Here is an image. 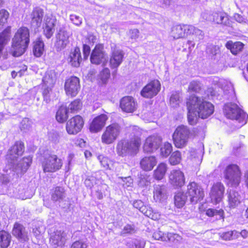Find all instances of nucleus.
<instances>
[{"instance_id": "nucleus-1", "label": "nucleus", "mask_w": 248, "mask_h": 248, "mask_svg": "<svg viewBox=\"0 0 248 248\" xmlns=\"http://www.w3.org/2000/svg\"><path fill=\"white\" fill-rule=\"evenodd\" d=\"M186 105L188 123L192 125L197 123V116L206 119L214 112V106L211 102L195 94L190 95L186 99Z\"/></svg>"}, {"instance_id": "nucleus-2", "label": "nucleus", "mask_w": 248, "mask_h": 248, "mask_svg": "<svg viewBox=\"0 0 248 248\" xmlns=\"http://www.w3.org/2000/svg\"><path fill=\"white\" fill-rule=\"evenodd\" d=\"M30 43L29 29L25 26L19 28L12 40L10 53L14 57H19L27 50Z\"/></svg>"}, {"instance_id": "nucleus-3", "label": "nucleus", "mask_w": 248, "mask_h": 248, "mask_svg": "<svg viewBox=\"0 0 248 248\" xmlns=\"http://www.w3.org/2000/svg\"><path fill=\"white\" fill-rule=\"evenodd\" d=\"M141 144V139L138 136H134L129 140H121L116 145L117 154L122 157L135 155L139 152Z\"/></svg>"}, {"instance_id": "nucleus-4", "label": "nucleus", "mask_w": 248, "mask_h": 248, "mask_svg": "<svg viewBox=\"0 0 248 248\" xmlns=\"http://www.w3.org/2000/svg\"><path fill=\"white\" fill-rule=\"evenodd\" d=\"M223 112L228 119L235 120L242 126L246 124L247 117L245 113L235 103H228L224 106Z\"/></svg>"}, {"instance_id": "nucleus-5", "label": "nucleus", "mask_w": 248, "mask_h": 248, "mask_svg": "<svg viewBox=\"0 0 248 248\" xmlns=\"http://www.w3.org/2000/svg\"><path fill=\"white\" fill-rule=\"evenodd\" d=\"M191 136L190 130L187 126L184 125L178 126L172 136L174 146L179 149L185 147Z\"/></svg>"}, {"instance_id": "nucleus-6", "label": "nucleus", "mask_w": 248, "mask_h": 248, "mask_svg": "<svg viewBox=\"0 0 248 248\" xmlns=\"http://www.w3.org/2000/svg\"><path fill=\"white\" fill-rule=\"evenodd\" d=\"M122 128L120 124L114 122L107 126L101 137L104 144L109 145L114 143L120 136Z\"/></svg>"}, {"instance_id": "nucleus-7", "label": "nucleus", "mask_w": 248, "mask_h": 248, "mask_svg": "<svg viewBox=\"0 0 248 248\" xmlns=\"http://www.w3.org/2000/svg\"><path fill=\"white\" fill-rule=\"evenodd\" d=\"M41 164L44 172L53 173L62 169L63 162L57 155L49 154L44 157Z\"/></svg>"}, {"instance_id": "nucleus-8", "label": "nucleus", "mask_w": 248, "mask_h": 248, "mask_svg": "<svg viewBox=\"0 0 248 248\" xmlns=\"http://www.w3.org/2000/svg\"><path fill=\"white\" fill-rule=\"evenodd\" d=\"M199 31H201L199 29L191 25L179 24L172 27L170 33L174 39H178L195 34Z\"/></svg>"}, {"instance_id": "nucleus-9", "label": "nucleus", "mask_w": 248, "mask_h": 248, "mask_svg": "<svg viewBox=\"0 0 248 248\" xmlns=\"http://www.w3.org/2000/svg\"><path fill=\"white\" fill-rule=\"evenodd\" d=\"M85 124L84 118L76 114L69 119L65 124V130L68 134L76 135L81 132Z\"/></svg>"}, {"instance_id": "nucleus-10", "label": "nucleus", "mask_w": 248, "mask_h": 248, "mask_svg": "<svg viewBox=\"0 0 248 248\" xmlns=\"http://www.w3.org/2000/svg\"><path fill=\"white\" fill-rule=\"evenodd\" d=\"M186 194L190 202L193 204L202 201L204 197L203 189L195 182H190L188 184Z\"/></svg>"}, {"instance_id": "nucleus-11", "label": "nucleus", "mask_w": 248, "mask_h": 248, "mask_svg": "<svg viewBox=\"0 0 248 248\" xmlns=\"http://www.w3.org/2000/svg\"><path fill=\"white\" fill-rule=\"evenodd\" d=\"M161 86V83L158 79L151 80L142 88L140 94L145 98L151 99L159 93Z\"/></svg>"}, {"instance_id": "nucleus-12", "label": "nucleus", "mask_w": 248, "mask_h": 248, "mask_svg": "<svg viewBox=\"0 0 248 248\" xmlns=\"http://www.w3.org/2000/svg\"><path fill=\"white\" fill-rule=\"evenodd\" d=\"M225 187L221 182L214 183L210 187L209 197L211 202L217 204L223 200L224 196Z\"/></svg>"}, {"instance_id": "nucleus-13", "label": "nucleus", "mask_w": 248, "mask_h": 248, "mask_svg": "<svg viewBox=\"0 0 248 248\" xmlns=\"http://www.w3.org/2000/svg\"><path fill=\"white\" fill-rule=\"evenodd\" d=\"M169 184L175 189L182 187L186 184L184 173L180 169L171 170L168 176Z\"/></svg>"}, {"instance_id": "nucleus-14", "label": "nucleus", "mask_w": 248, "mask_h": 248, "mask_svg": "<svg viewBox=\"0 0 248 248\" xmlns=\"http://www.w3.org/2000/svg\"><path fill=\"white\" fill-rule=\"evenodd\" d=\"M25 144L21 140L16 141L8 149L5 155L6 159L12 162L16 160L25 152Z\"/></svg>"}, {"instance_id": "nucleus-15", "label": "nucleus", "mask_w": 248, "mask_h": 248, "mask_svg": "<svg viewBox=\"0 0 248 248\" xmlns=\"http://www.w3.org/2000/svg\"><path fill=\"white\" fill-rule=\"evenodd\" d=\"M64 88L67 95L71 97L76 96L80 88L79 78L74 76L66 78L65 81Z\"/></svg>"}, {"instance_id": "nucleus-16", "label": "nucleus", "mask_w": 248, "mask_h": 248, "mask_svg": "<svg viewBox=\"0 0 248 248\" xmlns=\"http://www.w3.org/2000/svg\"><path fill=\"white\" fill-rule=\"evenodd\" d=\"M108 119L107 115L104 113L95 117L89 123V129L90 131L93 133L100 132L105 126Z\"/></svg>"}, {"instance_id": "nucleus-17", "label": "nucleus", "mask_w": 248, "mask_h": 248, "mask_svg": "<svg viewBox=\"0 0 248 248\" xmlns=\"http://www.w3.org/2000/svg\"><path fill=\"white\" fill-rule=\"evenodd\" d=\"M56 22V18L52 15L45 17L43 25V32L47 39H50L53 35Z\"/></svg>"}, {"instance_id": "nucleus-18", "label": "nucleus", "mask_w": 248, "mask_h": 248, "mask_svg": "<svg viewBox=\"0 0 248 248\" xmlns=\"http://www.w3.org/2000/svg\"><path fill=\"white\" fill-rule=\"evenodd\" d=\"M13 235L22 243L28 242L29 240L28 232L25 227L19 222L14 223L12 231Z\"/></svg>"}, {"instance_id": "nucleus-19", "label": "nucleus", "mask_w": 248, "mask_h": 248, "mask_svg": "<svg viewBox=\"0 0 248 248\" xmlns=\"http://www.w3.org/2000/svg\"><path fill=\"white\" fill-rule=\"evenodd\" d=\"M66 234L64 231H57L49 239L50 244L54 248H62L66 243Z\"/></svg>"}, {"instance_id": "nucleus-20", "label": "nucleus", "mask_w": 248, "mask_h": 248, "mask_svg": "<svg viewBox=\"0 0 248 248\" xmlns=\"http://www.w3.org/2000/svg\"><path fill=\"white\" fill-rule=\"evenodd\" d=\"M157 160L155 155H145L140 161V167L144 171H150L156 165Z\"/></svg>"}, {"instance_id": "nucleus-21", "label": "nucleus", "mask_w": 248, "mask_h": 248, "mask_svg": "<svg viewBox=\"0 0 248 248\" xmlns=\"http://www.w3.org/2000/svg\"><path fill=\"white\" fill-rule=\"evenodd\" d=\"M103 46L100 44L96 45L92 50L90 60L92 63L99 64L106 60V54L103 51Z\"/></svg>"}, {"instance_id": "nucleus-22", "label": "nucleus", "mask_w": 248, "mask_h": 248, "mask_svg": "<svg viewBox=\"0 0 248 248\" xmlns=\"http://www.w3.org/2000/svg\"><path fill=\"white\" fill-rule=\"evenodd\" d=\"M69 34L64 29H60L56 34L55 46L57 49L62 50L65 48L69 43Z\"/></svg>"}, {"instance_id": "nucleus-23", "label": "nucleus", "mask_w": 248, "mask_h": 248, "mask_svg": "<svg viewBox=\"0 0 248 248\" xmlns=\"http://www.w3.org/2000/svg\"><path fill=\"white\" fill-rule=\"evenodd\" d=\"M137 104L133 97L129 96L123 97L120 101V107L127 113H132L136 110Z\"/></svg>"}, {"instance_id": "nucleus-24", "label": "nucleus", "mask_w": 248, "mask_h": 248, "mask_svg": "<svg viewBox=\"0 0 248 248\" xmlns=\"http://www.w3.org/2000/svg\"><path fill=\"white\" fill-rule=\"evenodd\" d=\"M124 53L122 50L114 49L112 51L109 61V66L111 69L117 68L122 63Z\"/></svg>"}, {"instance_id": "nucleus-25", "label": "nucleus", "mask_w": 248, "mask_h": 248, "mask_svg": "<svg viewBox=\"0 0 248 248\" xmlns=\"http://www.w3.org/2000/svg\"><path fill=\"white\" fill-rule=\"evenodd\" d=\"M44 16V10L40 7L33 8L31 14V24L35 27H40Z\"/></svg>"}, {"instance_id": "nucleus-26", "label": "nucleus", "mask_w": 248, "mask_h": 248, "mask_svg": "<svg viewBox=\"0 0 248 248\" xmlns=\"http://www.w3.org/2000/svg\"><path fill=\"white\" fill-rule=\"evenodd\" d=\"M67 60L68 63L72 66L78 67L82 61L79 47L76 46L73 50H71Z\"/></svg>"}, {"instance_id": "nucleus-27", "label": "nucleus", "mask_w": 248, "mask_h": 248, "mask_svg": "<svg viewBox=\"0 0 248 248\" xmlns=\"http://www.w3.org/2000/svg\"><path fill=\"white\" fill-rule=\"evenodd\" d=\"M159 140L156 137L150 136L147 137L143 145V150L145 153H152L159 146Z\"/></svg>"}, {"instance_id": "nucleus-28", "label": "nucleus", "mask_w": 248, "mask_h": 248, "mask_svg": "<svg viewBox=\"0 0 248 248\" xmlns=\"http://www.w3.org/2000/svg\"><path fill=\"white\" fill-rule=\"evenodd\" d=\"M168 169V164L166 162H159L153 171V178L157 181L162 180L165 178Z\"/></svg>"}, {"instance_id": "nucleus-29", "label": "nucleus", "mask_w": 248, "mask_h": 248, "mask_svg": "<svg viewBox=\"0 0 248 248\" xmlns=\"http://www.w3.org/2000/svg\"><path fill=\"white\" fill-rule=\"evenodd\" d=\"M11 34V27L7 26L0 32V58H1L5 46L8 44Z\"/></svg>"}, {"instance_id": "nucleus-30", "label": "nucleus", "mask_w": 248, "mask_h": 248, "mask_svg": "<svg viewBox=\"0 0 248 248\" xmlns=\"http://www.w3.org/2000/svg\"><path fill=\"white\" fill-rule=\"evenodd\" d=\"M153 198L155 202H160L167 198V190L163 185H158L154 187Z\"/></svg>"}, {"instance_id": "nucleus-31", "label": "nucleus", "mask_w": 248, "mask_h": 248, "mask_svg": "<svg viewBox=\"0 0 248 248\" xmlns=\"http://www.w3.org/2000/svg\"><path fill=\"white\" fill-rule=\"evenodd\" d=\"M68 117L69 111L66 105L62 104L60 106L56 112V121L60 124H63L67 121Z\"/></svg>"}, {"instance_id": "nucleus-32", "label": "nucleus", "mask_w": 248, "mask_h": 248, "mask_svg": "<svg viewBox=\"0 0 248 248\" xmlns=\"http://www.w3.org/2000/svg\"><path fill=\"white\" fill-rule=\"evenodd\" d=\"M241 196L238 192L234 190L228 191V202L229 207L235 208L241 202Z\"/></svg>"}, {"instance_id": "nucleus-33", "label": "nucleus", "mask_w": 248, "mask_h": 248, "mask_svg": "<svg viewBox=\"0 0 248 248\" xmlns=\"http://www.w3.org/2000/svg\"><path fill=\"white\" fill-rule=\"evenodd\" d=\"M244 46V44L240 41L233 42L229 40L225 44V47L229 50L234 55H236L241 52Z\"/></svg>"}, {"instance_id": "nucleus-34", "label": "nucleus", "mask_w": 248, "mask_h": 248, "mask_svg": "<svg viewBox=\"0 0 248 248\" xmlns=\"http://www.w3.org/2000/svg\"><path fill=\"white\" fill-rule=\"evenodd\" d=\"M187 196L184 191H178L174 196V204L177 208H181L185 206L187 201Z\"/></svg>"}, {"instance_id": "nucleus-35", "label": "nucleus", "mask_w": 248, "mask_h": 248, "mask_svg": "<svg viewBox=\"0 0 248 248\" xmlns=\"http://www.w3.org/2000/svg\"><path fill=\"white\" fill-rule=\"evenodd\" d=\"M45 51V44L40 38H38L33 42L32 51L36 57H41Z\"/></svg>"}, {"instance_id": "nucleus-36", "label": "nucleus", "mask_w": 248, "mask_h": 248, "mask_svg": "<svg viewBox=\"0 0 248 248\" xmlns=\"http://www.w3.org/2000/svg\"><path fill=\"white\" fill-rule=\"evenodd\" d=\"M241 173V170L237 165L231 164L226 167L224 171V176L225 179H227Z\"/></svg>"}, {"instance_id": "nucleus-37", "label": "nucleus", "mask_w": 248, "mask_h": 248, "mask_svg": "<svg viewBox=\"0 0 248 248\" xmlns=\"http://www.w3.org/2000/svg\"><path fill=\"white\" fill-rule=\"evenodd\" d=\"M65 190L64 188L61 186H57L52 189L51 193V199L56 202L62 200L65 197Z\"/></svg>"}, {"instance_id": "nucleus-38", "label": "nucleus", "mask_w": 248, "mask_h": 248, "mask_svg": "<svg viewBox=\"0 0 248 248\" xmlns=\"http://www.w3.org/2000/svg\"><path fill=\"white\" fill-rule=\"evenodd\" d=\"M12 237L10 233L4 230H0V248H7L10 245Z\"/></svg>"}, {"instance_id": "nucleus-39", "label": "nucleus", "mask_w": 248, "mask_h": 248, "mask_svg": "<svg viewBox=\"0 0 248 248\" xmlns=\"http://www.w3.org/2000/svg\"><path fill=\"white\" fill-rule=\"evenodd\" d=\"M32 162V156L28 155L22 157L20 163L18 164V167L20 170L21 173H25L31 166Z\"/></svg>"}, {"instance_id": "nucleus-40", "label": "nucleus", "mask_w": 248, "mask_h": 248, "mask_svg": "<svg viewBox=\"0 0 248 248\" xmlns=\"http://www.w3.org/2000/svg\"><path fill=\"white\" fill-rule=\"evenodd\" d=\"M182 160V154L180 151L173 152L169 158V163L171 166L179 165Z\"/></svg>"}, {"instance_id": "nucleus-41", "label": "nucleus", "mask_w": 248, "mask_h": 248, "mask_svg": "<svg viewBox=\"0 0 248 248\" xmlns=\"http://www.w3.org/2000/svg\"><path fill=\"white\" fill-rule=\"evenodd\" d=\"M83 104L80 99H76L72 101L67 107L68 111L71 113H76L80 111L82 108Z\"/></svg>"}, {"instance_id": "nucleus-42", "label": "nucleus", "mask_w": 248, "mask_h": 248, "mask_svg": "<svg viewBox=\"0 0 248 248\" xmlns=\"http://www.w3.org/2000/svg\"><path fill=\"white\" fill-rule=\"evenodd\" d=\"M165 237V242H168L173 245H177L180 243L182 239L181 236L178 234L172 232H166Z\"/></svg>"}, {"instance_id": "nucleus-43", "label": "nucleus", "mask_w": 248, "mask_h": 248, "mask_svg": "<svg viewBox=\"0 0 248 248\" xmlns=\"http://www.w3.org/2000/svg\"><path fill=\"white\" fill-rule=\"evenodd\" d=\"M224 19L228 20L227 15L225 12H218L214 13L213 15V21L217 24L226 25V22L224 21Z\"/></svg>"}, {"instance_id": "nucleus-44", "label": "nucleus", "mask_w": 248, "mask_h": 248, "mask_svg": "<svg viewBox=\"0 0 248 248\" xmlns=\"http://www.w3.org/2000/svg\"><path fill=\"white\" fill-rule=\"evenodd\" d=\"M205 214L209 217H213L215 216H219L218 219H224V212L222 209L216 210L214 208H209L206 210Z\"/></svg>"}, {"instance_id": "nucleus-45", "label": "nucleus", "mask_w": 248, "mask_h": 248, "mask_svg": "<svg viewBox=\"0 0 248 248\" xmlns=\"http://www.w3.org/2000/svg\"><path fill=\"white\" fill-rule=\"evenodd\" d=\"M241 176L242 173L226 179L228 181L227 184L231 187L238 186L241 181Z\"/></svg>"}, {"instance_id": "nucleus-46", "label": "nucleus", "mask_w": 248, "mask_h": 248, "mask_svg": "<svg viewBox=\"0 0 248 248\" xmlns=\"http://www.w3.org/2000/svg\"><path fill=\"white\" fill-rule=\"evenodd\" d=\"M172 151V146L171 143L166 142L160 148V155L164 157H167Z\"/></svg>"}, {"instance_id": "nucleus-47", "label": "nucleus", "mask_w": 248, "mask_h": 248, "mask_svg": "<svg viewBox=\"0 0 248 248\" xmlns=\"http://www.w3.org/2000/svg\"><path fill=\"white\" fill-rule=\"evenodd\" d=\"M139 209L145 216L153 219H156V218H154L153 211L150 207L143 205L140 207Z\"/></svg>"}, {"instance_id": "nucleus-48", "label": "nucleus", "mask_w": 248, "mask_h": 248, "mask_svg": "<svg viewBox=\"0 0 248 248\" xmlns=\"http://www.w3.org/2000/svg\"><path fill=\"white\" fill-rule=\"evenodd\" d=\"M9 17V13L5 9L0 10V28L3 27L7 22Z\"/></svg>"}, {"instance_id": "nucleus-49", "label": "nucleus", "mask_w": 248, "mask_h": 248, "mask_svg": "<svg viewBox=\"0 0 248 248\" xmlns=\"http://www.w3.org/2000/svg\"><path fill=\"white\" fill-rule=\"evenodd\" d=\"M31 126V121L29 118H23L19 124V128L21 131H26L30 129Z\"/></svg>"}, {"instance_id": "nucleus-50", "label": "nucleus", "mask_w": 248, "mask_h": 248, "mask_svg": "<svg viewBox=\"0 0 248 248\" xmlns=\"http://www.w3.org/2000/svg\"><path fill=\"white\" fill-rule=\"evenodd\" d=\"M52 92V89L49 87H45L43 89L42 94L44 98V100L46 103L50 101V94Z\"/></svg>"}, {"instance_id": "nucleus-51", "label": "nucleus", "mask_w": 248, "mask_h": 248, "mask_svg": "<svg viewBox=\"0 0 248 248\" xmlns=\"http://www.w3.org/2000/svg\"><path fill=\"white\" fill-rule=\"evenodd\" d=\"M166 233L162 232L159 230H157L154 232L153 234V237L157 240H160L165 242Z\"/></svg>"}, {"instance_id": "nucleus-52", "label": "nucleus", "mask_w": 248, "mask_h": 248, "mask_svg": "<svg viewBox=\"0 0 248 248\" xmlns=\"http://www.w3.org/2000/svg\"><path fill=\"white\" fill-rule=\"evenodd\" d=\"M70 248H88V245L84 241L78 240L72 243Z\"/></svg>"}, {"instance_id": "nucleus-53", "label": "nucleus", "mask_w": 248, "mask_h": 248, "mask_svg": "<svg viewBox=\"0 0 248 248\" xmlns=\"http://www.w3.org/2000/svg\"><path fill=\"white\" fill-rule=\"evenodd\" d=\"M201 88L199 83L196 81L191 82L188 86L189 91L194 93H198Z\"/></svg>"}, {"instance_id": "nucleus-54", "label": "nucleus", "mask_w": 248, "mask_h": 248, "mask_svg": "<svg viewBox=\"0 0 248 248\" xmlns=\"http://www.w3.org/2000/svg\"><path fill=\"white\" fill-rule=\"evenodd\" d=\"M235 232L237 233L236 231H230L226 232H223L221 233L220 237L224 240H231L234 238L233 236V234Z\"/></svg>"}, {"instance_id": "nucleus-55", "label": "nucleus", "mask_w": 248, "mask_h": 248, "mask_svg": "<svg viewBox=\"0 0 248 248\" xmlns=\"http://www.w3.org/2000/svg\"><path fill=\"white\" fill-rule=\"evenodd\" d=\"M135 229L133 225L126 224L123 228L121 232L122 235L131 234L135 232Z\"/></svg>"}, {"instance_id": "nucleus-56", "label": "nucleus", "mask_w": 248, "mask_h": 248, "mask_svg": "<svg viewBox=\"0 0 248 248\" xmlns=\"http://www.w3.org/2000/svg\"><path fill=\"white\" fill-rule=\"evenodd\" d=\"M99 159L102 167L106 170L109 169L110 160L108 157L106 156H99Z\"/></svg>"}, {"instance_id": "nucleus-57", "label": "nucleus", "mask_w": 248, "mask_h": 248, "mask_svg": "<svg viewBox=\"0 0 248 248\" xmlns=\"http://www.w3.org/2000/svg\"><path fill=\"white\" fill-rule=\"evenodd\" d=\"M95 37L92 34H89L85 37V44L88 45L89 46L90 45L93 46L95 40Z\"/></svg>"}, {"instance_id": "nucleus-58", "label": "nucleus", "mask_w": 248, "mask_h": 248, "mask_svg": "<svg viewBox=\"0 0 248 248\" xmlns=\"http://www.w3.org/2000/svg\"><path fill=\"white\" fill-rule=\"evenodd\" d=\"M91 53V48L90 46L87 44L83 45V54L84 59L86 60L88 59Z\"/></svg>"}, {"instance_id": "nucleus-59", "label": "nucleus", "mask_w": 248, "mask_h": 248, "mask_svg": "<svg viewBox=\"0 0 248 248\" xmlns=\"http://www.w3.org/2000/svg\"><path fill=\"white\" fill-rule=\"evenodd\" d=\"M129 36L131 39H136L139 37V31L137 29H134L129 30Z\"/></svg>"}, {"instance_id": "nucleus-60", "label": "nucleus", "mask_w": 248, "mask_h": 248, "mask_svg": "<svg viewBox=\"0 0 248 248\" xmlns=\"http://www.w3.org/2000/svg\"><path fill=\"white\" fill-rule=\"evenodd\" d=\"M27 70V66L25 64H22L18 66V68L17 70V72H18V77H21L24 75L25 73Z\"/></svg>"}, {"instance_id": "nucleus-61", "label": "nucleus", "mask_w": 248, "mask_h": 248, "mask_svg": "<svg viewBox=\"0 0 248 248\" xmlns=\"http://www.w3.org/2000/svg\"><path fill=\"white\" fill-rule=\"evenodd\" d=\"M123 181L124 182L123 186L125 187H130L132 186L133 181L132 178L130 176L127 177H124L123 178Z\"/></svg>"}, {"instance_id": "nucleus-62", "label": "nucleus", "mask_w": 248, "mask_h": 248, "mask_svg": "<svg viewBox=\"0 0 248 248\" xmlns=\"http://www.w3.org/2000/svg\"><path fill=\"white\" fill-rule=\"evenodd\" d=\"M71 20L73 23L77 26L80 25L82 23L81 18L76 15L71 16Z\"/></svg>"}, {"instance_id": "nucleus-63", "label": "nucleus", "mask_w": 248, "mask_h": 248, "mask_svg": "<svg viewBox=\"0 0 248 248\" xmlns=\"http://www.w3.org/2000/svg\"><path fill=\"white\" fill-rule=\"evenodd\" d=\"M100 74L102 78L108 79L110 75V71L108 68H105L102 70Z\"/></svg>"}, {"instance_id": "nucleus-64", "label": "nucleus", "mask_w": 248, "mask_h": 248, "mask_svg": "<svg viewBox=\"0 0 248 248\" xmlns=\"http://www.w3.org/2000/svg\"><path fill=\"white\" fill-rule=\"evenodd\" d=\"M150 181L145 177L141 178L139 181V185L141 187L148 186L150 185Z\"/></svg>"}]
</instances>
